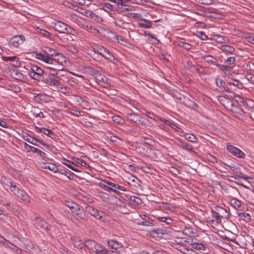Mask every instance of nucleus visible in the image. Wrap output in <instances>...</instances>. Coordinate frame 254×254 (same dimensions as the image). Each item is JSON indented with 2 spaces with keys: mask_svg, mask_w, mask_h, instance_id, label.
I'll return each instance as SVG.
<instances>
[{
  "mask_svg": "<svg viewBox=\"0 0 254 254\" xmlns=\"http://www.w3.org/2000/svg\"><path fill=\"white\" fill-rule=\"evenodd\" d=\"M197 36L202 40H206L208 39L207 36L203 32L199 31L197 32Z\"/></svg>",
  "mask_w": 254,
  "mask_h": 254,
  "instance_id": "774afa93",
  "label": "nucleus"
},
{
  "mask_svg": "<svg viewBox=\"0 0 254 254\" xmlns=\"http://www.w3.org/2000/svg\"><path fill=\"white\" fill-rule=\"evenodd\" d=\"M103 182V184H105L108 186L115 187V189H118V190H122L123 191H126V189L125 188L122 187L117 184L113 183L108 181H104Z\"/></svg>",
  "mask_w": 254,
  "mask_h": 254,
  "instance_id": "7c9ffc66",
  "label": "nucleus"
},
{
  "mask_svg": "<svg viewBox=\"0 0 254 254\" xmlns=\"http://www.w3.org/2000/svg\"><path fill=\"white\" fill-rule=\"evenodd\" d=\"M45 73L44 70L35 65H32L31 70L29 71V75L33 79L40 81L43 77V75Z\"/></svg>",
  "mask_w": 254,
  "mask_h": 254,
  "instance_id": "7ed1b4c3",
  "label": "nucleus"
},
{
  "mask_svg": "<svg viewBox=\"0 0 254 254\" xmlns=\"http://www.w3.org/2000/svg\"><path fill=\"white\" fill-rule=\"evenodd\" d=\"M179 146L184 149V150H188L190 152H193V148H192V147L187 143H185V142H183L182 141V140H180L179 141Z\"/></svg>",
  "mask_w": 254,
  "mask_h": 254,
  "instance_id": "72a5a7b5",
  "label": "nucleus"
},
{
  "mask_svg": "<svg viewBox=\"0 0 254 254\" xmlns=\"http://www.w3.org/2000/svg\"><path fill=\"white\" fill-rule=\"evenodd\" d=\"M211 13L210 16L217 19H221L222 17V14L217 12V10L214 9L212 11H210Z\"/></svg>",
  "mask_w": 254,
  "mask_h": 254,
  "instance_id": "603ef678",
  "label": "nucleus"
},
{
  "mask_svg": "<svg viewBox=\"0 0 254 254\" xmlns=\"http://www.w3.org/2000/svg\"><path fill=\"white\" fill-rule=\"evenodd\" d=\"M78 23L79 25L81 28L87 31L93 33L96 32L97 33H99V31L91 25L89 22L85 21L82 18H80V20L78 21Z\"/></svg>",
  "mask_w": 254,
  "mask_h": 254,
  "instance_id": "1a4fd4ad",
  "label": "nucleus"
},
{
  "mask_svg": "<svg viewBox=\"0 0 254 254\" xmlns=\"http://www.w3.org/2000/svg\"><path fill=\"white\" fill-rule=\"evenodd\" d=\"M247 71H254V64L252 62L247 63L246 67Z\"/></svg>",
  "mask_w": 254,
  "mask_h": 254,
  "instance_id": "69168bd1",
  "label": "nucleus"
},
{
  "mask_svg": "<svg viewBox=\"0 0 254 254\" xmlns=\"http://www.w3.org/2000/svg\"><path fill=\"white\" fill-rule=\"evenodd\" d=\"M86 210L90 215H92L94 217H96V213H97L98 210L95 207L92 206H87L85 208Z\"/></svg>",
  "mask_w": 254,
  "mask_h": 254,
  "instance_id": "a19ab883",
  "label": "nucleus"
},
{
  "mask_svg": "<svg viewBox=\"0 0 254 254\" xmlns=\"http://www.w3.org/2000/svg\"><path fill=\"white\" fill-rule=\"evenodd\" d=\"M221 50L227 55L232 54L235 51V48L229 45H223L221 47Z\"/></svg>",
  "mask_w": 254,
  "mask_h": 254,
  "instance_id": "2f4dec72",
  "label": "nucleus"
},
{
  "mask_svg": "<svg viewBox=\"0 0 254 254\" xmlns=\"http://www.w3.org/2000/svg\"><path fill=\"white\" fill-rule=\"evenodd\" d=\"M93 252H95L96 254H113L112 253L108 252V250L104 246L99 244H97Z\"/></svg>",
  "mask_w": 254,
  "mask_h": 254,
  "instance_id": "aec40b11",
  "label": "nucleus"
},
{
  "mask_svg": "<svg viewBox=\"0 0 254 254\" xmlns=\"http://www.w3.org/2000/svg\"><path fill=\"white\" fill-rule=\"evenodd\" d=\"M215 82L220 91L222 92H230L229 87L223 80L219 78H216Z\"/></svg>",
  "mask_w": 254,
  "mask_h": 254,
  "instance_id": "a211bd4d",
  "label": "nucleus"
},
{
  "mask_svg": "<svg viewBox=\"0 0 254 254\" xmlns=\"http://www.w3.org/2000/svg\"><path fill=\"white\" fill-rule=\"evenodd\" d=\"M42 167L45 169H48L50 171H52L54 173H56L58 172V168L57 166L52 163H44L42 164Z\"/></svg>",
  "mask_w": 254,
  "mask_h": 254,
  "instance_id": "c85d7f7f",
  "label": "nucleus"
},
{
  "mask_svg": "<svg viewBox=\"0 0 254 254\" xmlns=\"http://www.w3.org/2000/svg\"><path fill=\"white\" fill-rule=\"evenodd\" d=\"M190 245L192 246V248L196 250L204 251L205 249V247L204 245L196 242H192V240L190 241Z\"/></svg>",
  "mask_w": 254,
  "mask_h": 254,
  "instance_id": "c9c22d12",
  "label": "nucleus"
},
{
  "mask_svg": "<svg viewBox=\"0 0 254 254\" xmlns=\"http://www.w3.org/2000/svg\"><path fill=\"white\" fill-rule=\"evenodd\" d=\"M216 66L220 68L221 70L223 72L231 71L233 68L231 66L226 65H223L220 64H216Z\"/></svg>",
  "mask_w": 254,
  "mask_h": 254,
  "instance_id": "37998d69",
  "label": "nucleus"
},
{
  "mask_svg": "<svg viewBox=\"0 0 254 254\" xmlns=\"http://www.w3.org/2000/svg\"><path fill=\"white\" fill-rule=\"evenodd\" d=\"M53 25L54 29L59 33H65L68 25L60 21H57L55 22H53Z\"/></svg>",
  "mask_w": 254,
  "mask_h": 254,
  "instance_id": "4468645a",
  "label": "nucleus"
},
{
  "mask_svg": "<svg viewBox=\"0 0 254 254\" xmlns=\"http://www.w3.org/2000/svg\"><path fill=\"white\" fill-rule=\"evenodd\" d=\"M46 97L44 94H38L35 96V100L37 102L42 101Z\"/></svg>",
  "mask_w": 254,
  "mask_h": 254,
  "instance_id": "e2e57ef3",
  "label": "nucleus"
},
{
  "mask_svg": "<svg viewBox=\"0 0 254 254\" xmlns=\"http://www.w3.org/2000/svg\"><path fill=\"white\" fill-rule=\"evenodd\" d=\"M24 148L27 151H31L33 153H37L42 159L47 158V155L41 150L28 144L26 142L23 143Z\"/></svg>",
  "mask_w": 254,
  "mask_h": 254,
  "instance_id": "f8f14e48",
  "label": "nucleus"
},
{
  "mask_svg": "<svg viewBox=\"0 0 254 254\" xmlns=\"http://www.w3.org/2000/svg\"><path fill=\"white\" fill-rule=\"evenodd\" d=\"M25 40V38L24 36L22 35H16L10 39L9 44L11 47L17 48L19 45L22 44Z\"/></svg>",
  "mask_w": 254,
  "mask_h": 254,
  "instance_id": "6e6552de",
  "label": "nucleus"
},
{
  "mask_svg": "<svg viewBox=\"0 0 254 254\" xmlns=\"http://www.w3.org/2000/svg\"><path fill=\"white\" fill-rule=\"evenodd\" d=\"M245 78L250 83L254 85V74L247 72Z\"/></svg>",
  "mask_w": 254,
  "mask_h": 254,
  "instance_id": "13d9d810",
  "label": "nucleus"
},
{
  "mask_svg": "<svg viewBox=\"0 0 254 254\" xmlns=\"http://www.w3.org/2000/svg\"><path fill=\"white\" fill-rule=\"evenodd\" d=\"M60 173L63 175H65L68 179H70V177L71 176L72 173L67 169H61Z\"/></svg>",
  "mask_w": 254,
  "mask_h": 254,
  "instance_id": "052dcab7",
  "label": "nucleus"
},
{
  "mask_svg": "<svg viewBox=\"0 0 254 254\" xmlns=\"http://www.w3.org/2000/svg\"><path fill=\"white\" fill-rule=\"evenodd\" d=\"M145 116L149 118L154 120H157L158 119V117L157 116L155 115L154 113L149 112H146Z\"/></svg>",
  "mask_w": 254,
  "mask_h": 254,
  "instance_id": "338daca9",
  "label": "nucleus"
},
{
  "mask_svg": "<svg viewBox=\"0 0 254 254\" xmlns=\"http://www.w3.org/2000/svg\"><path fill=\"white\" fill-rule=\"evenodd\" d=\"M143 21L145 22V23H142V22H138V26L140 28H150L152 26V23L150 21L147 20V19H144Z\"/></svg>",
  "mask_w": 254,
  "mask_h": 254,
  "instance_id": "58836bf2",
  "label": "nucleus"
},
{
  "mask_svg": "<svg viewBox=\"0 0 254 254\" xmlns=\"http://www.w3.org/2000/svg\"><path fill=\"white\" fill-rule=\"evenodd\" d=\"M40 81L50 86H58L60 84V78L58 76H51L47 72L43 75Z\"/></svg>",
  "mask_w": 254,
  "mask_h": 254,
  "instance_id": "39448f33",
  "label": "nucleus"
},
{
  "mask_svg": "<svg viewBox=\"0 0 254 254\" xmlns=\"http://www.w3.org/2000/svg\"><path fill=\"white\" fill-rule=\"evenodd\" d=\"M2 239L3 240V241L2 240L1 241L3 243L6 244L9 247H10L12 249L16 250V251H18V250L20 251H21V250L20 248L13 245L12 243L9 242L3 237H2Z\"/></svg>",
  "mask_w": 254,
  "mask_h": 254,
  "instance_id": "de8ad7c7",
  "label": "nucleus"
},
{
  "mask_svg": "<svg viewBox=\"0 0 254 254\" xmlns=\"http://www.w3.org/2000/svg\"><path fill=\"white\" fill-rule=\"evenodd\" d=\"M78 217L79 219L81 220L84 221H87L88 220V216L87 213L84 211L83 210H82L78 214V215L77 216Z\"/></svg>",
  "mask_w": 254,
  "mask_h": 254,
  "instance_id": "49530a36",
  "label": "nucleus"
},
{
  "mask_svg": "<svg viewBox=\"0 0 254 254\" xmlns=\"http://www.w3.org/2000/svg\"><path fill=\"white\" fill-rule=\"evenodd\" d=\"M7 186L9 188L10 190L14 195L26 203H30V196L24 190L17 186L14 183L9 182V184H7Z\"/></svg>",
  "mask_w": 254,
  "mask_h": 254,
  "instance_id": "f257e3e1",
  "label": "nucleus"
},
{
  "mask_svg": "<svg viewBox=\"0 0 254 254\" xmlns=\"http://www.w3.org/2000/svg\"><path fill=\"white\" fill-rule=\"evenodd\" d=\"M35 129L36 130H38V131H40L51 138H53V136H55V133L52 130L45 127H35Z\"/></svg>",
  "mask_w": 254,
  "mask_h": 254,
  "instance_id": "412c9836",
  "label": "nucleus"
},
{
  "mask_svg": "<svg viewBox=\"0 0 254 254\" xmlns=\"http://www.w3.org/2000/svg\"><path fill=\"white\" fill-rule=\"evenodd\" d=\"M44 72L49 74L51 76H57L58 75L57 70L53 67H47L46 70L44 71Z\"/></svg>",
  "mask_w": 254,
  "mask_h": 254,
  "instance_id": "a18cd8bd",
  "label": "nucleus"
},
{
  "mask_svg": "<svg viewBox=\"0 0 254 254\" xmlns=\"http://www.w3.org/2000/svg\"><path fill=\"white\" fill-rule=\"evenodd\" d=\"M211 212L212 213L213 217L216 218V222L217 223H220L221 222V220L219 216V215L217 213V211H216V207L211 210Z\"/></svg>",
  "mask_w": 254,
  "mask_h": 254,
  "instance_id": "4d7b16f0",
  "label": "nucleus"
},
{
  "mask_svg": "<svg viewBox=\"0 0 254 254\" xmlns=\"http://www.w3.org/2000/svg\"><path fill=\"white\" fill-rule=\"evenodd\" d=\"M42 51L50 57L56 56H61L62 57L61 54L58 53L56 50L49 47H44L42 48Z\"/></svg>",
  "mask_w": 254,
  "mask_h": 254,
  "instance_id": "6ab92c4d",
  "label": "nucleus"
},
{
  "mask_svg": "<svg viewBox=\"0 0 254 254\" xmlns=\"http://www.w3.org/2000/svg\"><path fill=\"white\" fill-rule=\"evenodd\" d=\"M11 76L14 79L19 81L24 80L25 79L24 75L17 70L12 71L11 73Z\"/></svg>",
  "mask_w": 254,
  "mask_h": 254,
  "instance_id": "cd10ccee",
  "label": "nucleus"
},
{
  "mask_svg": "<svg viewBox=\"0 0 254 254\" xmlns=\"http://www.w3.org/2000/svg\"><path fill=\"white\" fill-rule=\"evenodd\" d=\"M224 164L228 166L233 171L232 172L233 175L230 176L231 177L234 178L235 179L241 178L245 180L248 178L246 175L241 172L240 168L238 166L233 164L229 165L225 163H224Z\"/></svg>",
  "mask_w": 254,
  "mask_h": 254,
  "instance_id": "20e7f679",
  "label": "nucleus"
},
{
  "mask_svg": "<svg viewBox=\"0 0 254 254\" xmlns=\"http://www.w3.org/2000/svg\"><path fill=\"white\" fill-rule=\"evenodd\" d=\"M202 59L206 62L216 65L218 62V59L210 55H206L202 57Z\"/></svg>",
  "mask_w": 254,
  "mask_h": 254,
  "instance_id": "a878e982",
  "label": "nucleus"
},
{
  "mask_svg": "<svg viewBox=\"0 0 254 254\" xmlns=\"http://www.w3.org/2000/svg\"><path fill=\"white\" fill-rule=\"evenodd\" d=\"M238 215L241 219L245 220L247 222H249L251 219V216L247 213L241 212Z\"/></svg>",
  "mask_w": 254,
  "mask_h": 254,
  "instance_id": "c03bdc74",
  "label": "nucleus"
},
{
  "mask_svg": "<svg viewBox=\"0 0 254 254\" xmlns=\"http://www.w3.org/2000/svg\"><path fill=\"white\" fill-rule=\"evenodd\" d=\"M95 217L101 221H104L105 217V213L102 211L98 210Z\"/></svg>",
  "mask_w": 254,
  "mask_h": 254,
  "instance_id": "6e6d98bb",
  "label": "nucleus"
},
{
  "mask_svg": "<svg viewBox=\"0 0 254 254\" xmlns=\"http://www.w3.org/2000/svg\"><path fill=\"white\" fill-rule=\"evenodd\" d=\"M178 45L187 50H190L192 47V45L190 44L183 41L179 42Z\"/></svg>",
  "mask_w": 254,
  "mask_h": 254,
  "instance_id": "3c124183",
  "label": "nucleus"
},
{
  "mask_svg": "<svg viewBox=\"0 0 254 254\" xmlns=\"http://www.w3.org/2000/svg\"><path fill=\"white\" fill-rule=\"evenodd\" d=\"M113 121L119 125H124L125 123V121L122 117L116 115L112 117Z\"/></svg>",
  "mask_w": 254,
  "mask_h": 254,
  "instance_id": "79ce46f5",
  "label": "nucleus"
},
{
  "mask_svg": "<svg viewBox=\"0 0 254 254\" xmlns=\"http://www.w3.org/2000/svg\"><path fill=\"white\" fill-rule=\"evenodd\" d=\"M216 207V211H217V214H218L220 216V219L222 218H227L229 217V214L227 210L224 208L217 206Z\"/></svg>",
  "mask_w": 254,
  "mask_h": 254,
  "instance_id": "4be33fe9",
  "label": "nucleus"
},
{
  "mask_svg": "<svg viewBox=\"0 0 254 254\" xmlns=\"http://www.w3.org/2000/svg\"><path fill=\"white\" fill-rule=\"evenodd\" d=\"M63 4L66 6V7L73 9L75 11H76L78 12L79 13H80L83 15H85L86 16V12H88L89 10H86L83 9L82 7H80L76 5L73 4V3L68 1H65L63 3Z\"/></svg>",
  "mask_w": 254,
  "mask_h": 254,
  "instance_id": "2eb2a0df",
  "label": "nucleus"
},
{
  "mask_svg": "<svg viewBox=\"0 0 254 254\" xmlns=\"http://www.w3.org/2000/svg\"><path fill=\"white\" fill-rule=\"evenodd\" d=\"M176 242L177 243L181 244L182 245H186L187 243L190 244V241L185 240L184 238H177V240H176Z\"/></svg>",
  "mask_w": 254,
  "mask_h": 254,
  "instance_id": "680f3d73",
  "label": "nucleus"
},
{
  "mask_svg": "<svg viewBox=\"0 0 254 254\" xmlns=\"http://www.w3.org/2000/svg\"><path fill=\"white\" fill-rule=\"evenodd\" d=\"M22 137L24 140L27 141V142H29L30 143H31L35 146H39L37 143H41V144H42L43 146H46L48 149L50 148L49 145L47 144L45 142H43L41 140H40L35 137H32L27 133L23 134L22 136Z\"/></svg>",
  "mask_w": 254,
  "mask_h": 254,
  "instance_id": "423d86ee",
  "label": "nucleus"
},
{
  "mask_svg": "<svg viewBox=\"0 0 254 254\" xmlns=\"http://www.w3.org/2000/svg\"><path fill=\"white\" fill-rule=\"evenodd\" d=\"M86 16L100 23L103 21L102 18L91 11L86 12Z\"/></svg>",
  "mask_w": 254,
  "mask_h": 254,
  "instance_id": "bb28decb",
  "label": "nucleus"
},
{
  "mask_svg": "<svg viewBox=\"0 0 254 254\" xmlns=\"http://www.w3.org/2000/svg\"><path fill=\"white\" fill-rule=\"evenodd\" d=\"M163 230L161 229H158L157 230H153L150 231L149 233H148V235L153 237V238H157L159 237L161 235L163 234Z\"/></svg>",
  "mask_w": 254,
  "mask_h": 254,
  "instance_id": "c756f323",
  "label": "nucleus"
},
{
  "mask_svg": "<svg viewBox=\"0 0 254 254\" xmlns=\"http://www.w3.org/2000/svg\"><path fill=\"white\" fill-rule=\"evenodd\" d=\"M98 53L102 55L104 58L113 62L116 60L115 57L111 52L103 46H100L97 49Z\"/></svg>",
  "mask_w": 254,
  "mask_h": 254,
  "instance_id": "0eeeda50",
  "label": "nucleus"
},
{
  "mask_svg": "<svg viewBox=\"0 0 254 254\" xmlns=\"http://www.w3.org/2000/svg\"><path fill=\"white\" fill-rule=\"evenodd\" d=\"M35 57L37 59L42 61L48 64H54L57 63V59H53L46 54H44L41 53H38L36 54Z\"/></svg>",
  "mask_w": 254,
  "mask_h": 254,
  "instance_id": "9b49d317",
  "label": "nucleus"
},
{
  "mask_svg": "<svg viewBox=\"0 0 254 254\" xmlns=\"http://www.w3.org/2000/svg\"><path fill=\"white\" fill-rule=\"evenodd\" d=\"M81 113H83V112H80L77 110H71L70 112H69V114L74 117H78L81 115Z\"/></svg>",
  "mask_w": 254,
  "mask_h": 254,
  "instance_id": "0e129e2a",
  "label": "nucleus"
},
{
  "mask_svg": "<svg viewBox=\"0 0 254 254\" xmlns=\"http://www.w3.org/2000/svg\"><path fill=\"white\" fill-rule=\"evenodd\" d=\"M70 241L73 247L77 249L81 250L84 247V243L79 237L76 236L71 237Z\"/></svg>",
  "mask_w": 254,
  "mask_h": 254,
  "instance_id": "dca6fc26",
  "label": "nucleus"
},
{
  "mask_svg": "<svg viewBox=\"0 0 254 254\" xmlns=\"http://www.w3.org/2000/svg\"><path fill=\"white\" fill-rule=\"evenodd\" d=\"M72 164L77 167L84 166L88 168H91V167L84 160L79 159H76V160H75V162H73Z\"/></svg>",
  "mask_w": 254,
  "mask_h": 254,
  "instance_id": "f704fd0d",
  "label": "nucleus"
},
{
  "mask_svg": "<svg viewBox=\"0 0 254 254\" xmlns=\"http://www.w3.org/2000/svg\"><path fill=\"white\" fill-rule=\"evenodd\" d=\"M100 186L102 187L105 190H110L118 195L121 193L118 190V189H115V187H109L105 184H101Z\"/></svg>",
  "mask_w": 254,
  "mask_h": 254,
  "instance_id": "4c0bfd02",
  "label": "nucleus"
},
{
  "mask_svg": "<svg viewBox=\"0 0 254 254\" xmlns=\"http://www.w3.org/2000/svg\"><path fill=\"white\" fill-rule=\"evenodd\" d=\"M184 105L188 108L195 110L198 108V105L193 101L190 99L186 100L184 103Z\"/></svg>",
  "mask_w": 254,
  "mask_h": 254,
  "instance_id": "473e14b6",
  "label": "nucleus"
},
{
  "mask_svg": "<svg viewBox=\"0 0 254 254\" xmlns=\"http://www.w3.org/2000/svg\"><path fill=\"white\" fill-rule=\"evenodd\" d=\"M86 71L91 76H94L95 79L100 73L99 70H96L91 67H87Z\"/></svg>",
  "mask_w": 254,
  "mask_h": 254,
  "instance_id": "e433bc0d",
  "label": "nucleus"
},
{
  "mask_svg": "<svg viewBox=\"0 0 254 254\" xmlns=\"http://www.w3.org/2000/svg\"><path fill=\"white\" fill-rule=\"evenodd\" d=\"M127 120L137 125H140L142 126H146V122L148 121L146 119L141 117L138 114H135L131 112L127 114Z\"/></svg>",
  "mask_w": 254,
  "mask_h": 254,
  "instance_id": "f03ea898",
  "label": "nucleus"
},
{
  "mask_svg": "<svg viewBox=\"0 0 254 254\" xmlns=\"http://www.w3.org/2000/svg\"><path fill=\"white\" fill-rule=\"evenodd\" d=\"M33 221L34 222L35 227L37 229H38V228H40L45 230H49V225L42 218L36 217Z\"/></svg>",
  "mask_w": 254,
  "mask_h": 254,
  "instance_id": "ddd939ff",
  "label": "nucleus"
},
{
  "mask_svg": "<svg viewBox=\"0 0 254 254\" xmlns=\"http://www.w3.org/2000/svg\"><path fill=\"white\" fill-rule=\"evenodd\" d=\"M230 203L233 207L238 210H243L244 209L241 201L237 198H232L230 201Z\"/></svg>",
  "mask_w": 254,
  "mask_h": 254,
  "instance_id": "393cba45",
  "label": "nucleus"
},
{
  "mask_svg": "<svg viewBox=\"0 0 254 254\" xmlns=\"http://www.w3.org/2000/svg\"><path fill=\"white\" fill-rule=\"evenodd\" d=\"M95 79L97 82L101 83L104 87L107 88L110 87V83L109 81V79L100 72L97 77H96Z\"/></svg>",
  "mask_w": 254,
  "mask_h": 254,
  "instance_id": "f3484780",
  "label": "nucleus"
},
{
  "mask_svg": "<svg viewBox=\"0 0 254 254\" xmlns=\"http://www.w3.org/2000/svg\"><path fill=\"white\" fill-rule=\"evenodd\" d=\"M230 84L233 85L234 86L238 87L239 89L244 88L243 84L242 82L238 80H233V81L229 82Z\"/></svg>",
  "mask_w": 254,
  "mask_h": 254,
  "instance_id": "864d4df0",
  "label": "nucleus"
},
{
  "mask_svg": "<svg viewBox=\"0 0 254 254\" xmlns=\"http://www.w3.org/2000/svg\"><path fill=\"white\" fill-rule=\"evenodd\" d=\"M156 219L160 222L165 223L167 225H170L172 223L173 220L170 217H157Z\"/></svg>",
  "mask_w": 254,
  "mask_h": 254,
  "instance_id": "ea45409f",
  "label": "nucleus"
},
{
  "mask_svg": "<svg viewBox=\"0 0 254 254\" xmlns=\"http://www.w3.org/2000/svg\"><path fill=\"white\" fill-rule=\"evenodd\" d=\"M107 243L111 249H119L123 246L121 243L114 240H109Z\"/></svg>",
  "mask_w": 254,
  "mask_h": 254,
  "instance_id": "5701e85b",
  "label": "nucleus"
},
{
  "mask_svg": "<svg viewBox=\"0 0 254 254\" xmlns=\"http://www.w3.org/2000/svg\"><path fill=\"white\" fill-rule=\"evenodd\" d=\"M129 200L130 201L136 205L141 204L142 202L141 199L140 198L134 195L130 196L129 198Z\"/></svg>",
  "mask_w": 254,
  "mask_h": 254,
  "instance_id": "09e8293b",
  "label": "nucleus"
},
{
  "mask_svg": "<svg viewBox=\"0 0 254 254\" xmlns=\"http://www.w3.org/2000/svg\"><path fill=\"white\" fill-rule=\"evenodd\" d=\"M236 62V58L234 57H229L226 60L224 61V64L227 65H231L234 64Z\"/></svg>",
  "mask_w": 254,
  "mask_h": 254,
  "instance_id": "bf43d9fd",
  "label": "nucleus"
},
{
  "mask_svg": "<svg viewBox=\"0 0 254 254\" xmlns=\"http://www.w3.org/2000/svg\"><path fill=\"white\" fill-rule=\"evenodd\" d=\"M97 244L98 243L93 240L87 239L85 240L84 245V246L87 248L90 251L93 252Z\"/></svg>",
  "mask_w": 254,
  "mask_h": 254,
  "instance_id": "b1692460",
  "label": "nucleus"
},
{
  "mask_svg": "<svg viewBox=\"0 0 254 254\" xmlns=\"http://www.w3.org/2000/svg\"><path fill=\"white\" fill-rule=\"evenodd\" d=\"M103 9L107 12L110 13L113 10V7L112 4L109 3H105L103 6Z\"/></svg>",
  "mask_w": 254,
  "mask_h": 254,
  "instance_id": "5fc2aeb1",
  "label": "nucleus"
},
{
  "mask_svg": "<svg viewBox=\"0 0 254 254\" xmlns=\"http://www.w3.org/2000/svg\"><path fill=\"white\" fill-rule=\"evenodd\" d=\"M227 149L234 156L239 158L243 159L246 156V154L244 152L232 145L228 144L227 146Z\"/></svg>",
  "mask_w": 254,
  "mask_h": 254,
  "instance_id": "9d476101",
  "label": "nucleus"
},
{
  "mask_svg": "<svg viewBox=\"0 0 254 254\" xmlns=\"http://www.w3.org/2000/svg\"><path fill=\"white\" fill-rule=\"evenodd\" d=\"M185 138L187 140L190 141L191 142H196L197 141V138L195 135L187 133L185 135Z\"/></svg>",
  "mask_w": 254,
  "mask_h": 254,
  "instance_id": "8fccbe9b",
  "label": "nucleus"
}]
</instances>
